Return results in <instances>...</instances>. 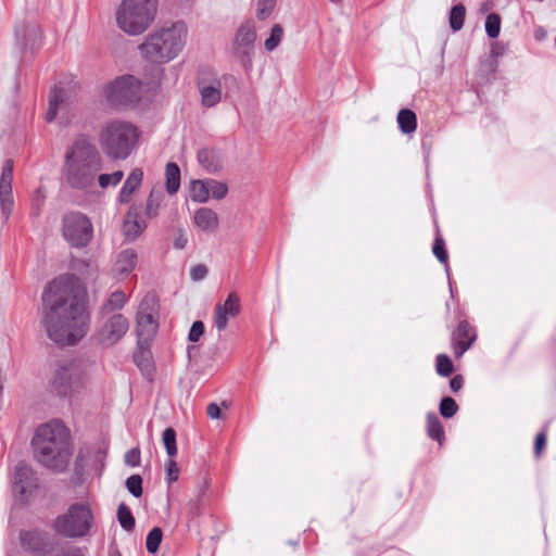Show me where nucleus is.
Here are the masks:
<instances>
[{"label": "nucleus", "mask_w": 556, "mask_h": 556, "mask_svg": "<svg viewBox=\"0 0 556 556\" xmlns=\"http://www.w3.org/2000/svg\"><path fill=\"white\" fill-rule=\"evenodd\" d=\"M141 81L132 75L115 78L104 88L106 102L112 108H121L136 103L141 98Z\"/></svg>", "instance_id": "nucleus-8"}, {"label": "nucleus", "mask_w": 556, "mask_h": 556, "mask_svg": "<svg viewBox=\"0 0 556 556\" xmlns=\"http://www.w3.org/2000/svg\"><path fill=\"white\" fill-rule=\"evenodd\" d=\"M464 386V378L462 375H455L450 380V388L453 392H458Z\"/></svg>", "instance_id": "nucleus-54"}, {"label": "nucleus", "mask_w": 556, "mask_h": 556, "mask_svg": "<svg viewBox=\"0 0 556 556\" xmlns=\"http://www.w3.org/2000/svg\"><path fill=\"white\" fill-rule=\"evenodd\" d=\"M204 333V324L201 320L194 321L189 330L188 339L191 342H197Z\"/></svg>", "instance_id": "nucleus-50"}, {"label": "nucleus", "mask_w": 556, "mask_h": 556, "mask_svg": "<svg viewBox=\"0 0 556 556\" xmlns=\"http://www.w3.org/2000/svg\"><path fill=\"white\" fill-rule=\"evenodd\" d=\"M439 412L443 418L450 419L458 412V405L453 397L443 396L439 404Z\"/></svg>", "instance_id": "nucleus-39"}, {"label": "nucleus", "mask_w": 556, "mask_h": 556, "mask_svg": "<svg viewBox=\"0 0 556 556\" xmlns=\"http://www.w3.org/2000/svg\"><path fill=\"white\" fill-rule=\"evenodd\" d=\"M207 267L203 264H198L191 267L190 269V278L193 281H201L207 275Z\"/></svg>", "instance_id": "nucleus-51"}, {"label": "nucleus", "mask_w": 556, "mask_h": 556, "mask_svg": "<svg viewBox=\"0 0 556 556\" xmlns=\"http://www.w3.org/2000/svg\"><path fill=\"white\" fill-rule=\"evenodd\" d=\"M466 8L463 3L453 5L448 14L450 27L453 31H459L465 23Z\"/></svg>", "instance_id": "nucleus-33"}, {"label": "nucleus", "mask_w": 556, "mask_h": 556, "mask_svg": "<svg viewBox=\"0 0 556 556\" xmlns=\"http://www.w3.org/2000/svg\"><path fill=\"white\" fill-rule=\"evenodd\" d=\"M223 80L225 81V84H230V85H233V86H238L239 85V80L236 76L231 75V74H226L223 76Z\"/></svg>", "instance_id": "nucleus-57"}, {"label": "nucleus", "mask_w": 556, "mask_h": 556, "mask_svg": "<svg viewBox=\"0 0 556 556\" xmlns=\"http://www.w3.org/2000/svg\"><path fill=\"white\" fill-rule=\"evenodd\" d=\"M427 434L430 439L442 444L445 432L442 422L435 413H428L426 416Z\"/></svg>", "instance_id": "nucleus-28"}, {"label": "nucleus", "mask_w": 556, "mask_h": 556, "mask_svg": "<svg viewBox=\"0 0 556 556\" xmlns=\"http://www.w3.org/2000/svg\"><path fill=\"white\" fill-rule=\"evenodd\" d=\"M165 187L166 191L173 195L178 192L180 188V168L174 162H168L165 167Z\"/></svg>", "instance_id": "nucleus-27"}, {"label": "nucleus", "mask_w": 556, "mask_h": 556, "mask_svg": "<svg viewBox=\"0 0 556 556\" xmlns=\"http://www.w3.org/2000/svg\"><path fill=\"white\" fill-rule=\"evenodd\" d=\"M187 34V26L181 21L165 25L146 37L139 46L140 53L152 63H167L182 51Z\"/></svg>", "instance_id": "nucleus-4"}, {"label": "nucleus", "mask_w": 556, "mask_h": 556, "mask_svg": "<svg viewBox=\"0 0 556 556\" xmlns=\"http://www.w3.org/2000/svg\"><path fill=\"white\" fill-rule=\"evenodd\" d=\"M12 491L21 500L27 498L38 486L34 469L24 462H18L11 477Z\"/></svg>", "instance_id": "nucleus-13"}, {"label": "nucleus", "mask_w": 556, "mask_h": 556, "mask_svg": "<svg viewBox=\"0 0 556 556\" xmlns=\"http://www.w3.org/2000/svg\"><path fill=\"white\" fill-rule=\"evenodd\" d=\"M84 386V375L75 364L59 367L50 382L53 393L59 396H71Z\"/></svg>", "instance_id": "nucleus-11"}, {"label": "nucleus", "mask_w": 556, "mask_h": 556, "mask_svg": "<svg viewBox=\"0 0 556 556\" xmlns=\"http://www.w3.org/2000/svg\"><path fill=\"white\" fill-rule=\"evenodd\" d=\"M167 480L169 483L178 480L179 469L175 460L169 459L166 464Z\"/></svg>", "instance_id": "nucleus-52"}, {"label": "nucleus", "mask_w": 556, "mask_h": 556, "mask_svg": "<svg viewBox=\"0 0 556 556\" xmlns=\"http://www.w3.org/2000/svg\"><path fill=\"white\" fill-rule=\"evenodd\" d=\"M163 539V531L159 527L152 528L146 539V547L147 551L151 554H154L159 551L160 544Z\"/></svg>", "instance_id": "nucleus-38"}, {"label": "nucleus", "mask_w": 556, "mask_h": 556, "mask_svg": "<svg viewBox=\"0 0 556 556\" xmlns=\"http://www.w3.org/2000/svg\"><path fill=\"white\" fill-rule=\"evenodd\" d=\"M137 263L138 256L135 250L125 249L118 253L113 270L116 275L126 277L136 268Z\"/></svg>", "instance_id": "nucleus-23"}, {"label": "nucleus", "mask_w": 556, "mask_h": 556, "mask_svg": "<svg viewBox=\"0 0 556 556\" xmlns=\"http://www.w3.org/2000/svg\"><path fill=\"white\" fill-rule=\"evenodd\" d=\"M117 519L125 531L129 532L134 530L136 520L130 508L125 503H121L117 508Z\"/></svg>", "instance_id": "nucleus-35"}, {"label": "nucleus", "mask_w": 556, "mask_h": 556, "mask_svg": "<svg viewBox=\"0 0 556 556\" xmlns=\"http://www.w3.org/2000/svg\"><path fill=\"white\" fill-rule=\"evenodd\" d=\"M546 445V434L544 431H541L540 433H538L536 438H535V443H534V454L536 456H540L542 450L545 447Z\"/></svg>", "instance_id": "nucleus-53"}, {"label": "nucleus", "mask_w": 556, "mask_h": 556, "mask_svg": "<svg viewBox=\"0 0 556 556\" xmlns=\"http://www.w3.org/2000/svg\"><path fill=\"white\" fill-rule=\"evenodd\" d=\"M190 198L197 203L207 202L210 198L208 179L192 180L190 185Z\"/></svg>", "instance_id": "nucleus-31"}, {"label": "nucleus", "mask_w": 556, "mask_h": 556, "mask_svg": "<svg viewBox=\"0 0 556 556\" xmlns=\"http://www.w3.org/2000/svg\"><path fill=\"white\" fill-rule=\"evenodd\" d=\"M138 139L137 127L123 121L106 123L99 135L101 148L111 160H126L131 154Z\"/></svg>", "instance_id": "nucleus-5"}, {"label": "nucleus", "mask_w": 556, "mask_h": 556, "mask_svg": "<svg viewBox=\"0 0 556 556\" xmlns=\"http://www.w3.org/2000/svg\"><path fill=\"white\" fill-rule=\"evenodd\" d=\"M143 179V170L139 167L134 168L118 193V201L123 204H127L131 201L132 194L139 189Z\"/></svg>", "instance_id": "nucleus-22"}, {"label": "nucleus", "mask_w": 556, "mask_h": 556, "mask_svg": "<svg viewBox=\"0 0 556 556\" xmlns=\"http://www.w3.org/2000/svg\"><path fill=\"white\" fill-rule=\"evenodd\" d=\"M126 488L134 497L142 495V478L139 475H131L126 479Z\"/></svg>", "instance_id": "nucleus-47"}, {"label": "nucleus", "mask_w": 556, "mask_h": 556, "mask_svg": "<svg viewBox=\"0 0 556 556\" xmlns=\"http://www.w3.org/2000/svg\"><path fill=\"white\" fill-rule=\"evenodd\" d=\"M34 455L42 466L62 471L72 455L70 430L63 421L53 419L39 426L31 440Z\"/></svg>", "instance_id": "nucleus-3"}, {"label": "nucleus", "mask_w": 556, "mask_h": 556, "mask_svg": "<svg viewBox=\"0 0 556 556\" xmlns=\"http://www.w3.org/2000/svg\"><path fill=\"white\" fill-rule=\"evenodd\" d=\"M197 85L203 106L213 108L220 102L223 96L222 79L215 73L201 74Z\"/></svg>", "instance_id": "nucleus-16"}, {"label": "nucleus", "mask_w": 556, "mask_h": 556, "mask_svg": "<svg viewBox=\"0 0 556 556\" xmlns=\"http://www.w3.org/2000/svg\"><path fill=\"white\" fill-rule=\"evenodd\" d=\"M163 444L166 453L169 457H174L177 454V441L176 431L174 428H166L162 434Z\"/></svg>", "instance_id": "nucleus-43"}, {"label": "nucleus", "mask_w": 556, "mask_h": 556, "mask_svg": "<svg viewBox=\"0 0 556 556\" xmlns=\"http://www.w3.org/2000/svg\"><path fill=\"white\" fill-rule=\"evenodd\" d=\"M384 556H406V554L396 548H389L384 552Z\"/></svg>", "instance_id": "nucleus-58"}, {"label": "nucleus", "mask_w": 556, "mask_h": 556, "mask_svg": "<svg viewBox=\"0 0 556 556\" xmlns=\"http://www.w3.org/2000/svg\"><path fill=\"white\" fill-rule=\"evenodd\" d=\"M98 177V184L101 188L105 189L110 186H116L118 185L123 177H124V172L123 170H115L114 173L112 174H100V175H97Z\"/></svg>", "instance_id": "nucleus-45"}, {"label": "nucleus", "mask_w": 556, "mask_h": 556, "mask_svg": "<svg viewBox=\"0 0 556 556\" xmlns=\"http://www.w3.org/2000/svg\"><path fill=\"white\" fill-rule=\"evenodd\" d=\"M126 302L127 298L123 291L116 290L112 292L101 307L102 316L122 309Z\"/></svg>", "instance_id": "nucleus-30"}, {"label": "nucleus", "mask_w": 556, "mask_h": 556, "mask_svg": "<svg viewBox=\"0 0 556 556\" xmlns=\"http://www.w3.org/2000/svg\"><path fill=\"white\" fill-rule=\"evenodd\" d=\"M138 316H146L149 315L151 317H157L160 316V303L159 299L155 293L149 292L147 293L143 299L141 300L138 311Z\"/></svg>", "instance_id": "nucleus-26"}, {"label": "nucleus", "mask_w": 556, "mask_h": 556, "mask_svg": "<svg viewBox=\"0 0 556 556\" xmlns=\"http://www.w3.org/2000/svg\"><path fill=\"white\" fill-rule=\"evenodd\" d=\"M285 31L281 25L275 24L269 31L268 38L265 39L264 48L267 52L276 50L282 41Z\"/></svg>", "instance_id": "nucleus-36"}, {"label": "nucleus", "mask_w": 556, "mask_h": 556, "mask_svg": "<svg viewBox=\"0 0 556 556\" xmlns=\"http://www.w3.org/2000/svg\"><path fill=\"white\" fill-rule=\"evenodd\" d=\"M396 122L403 134H412L417 128V116L410 109H401L397 113Z\"/></svg>", "instance_id": "nucleus-29"}, {"label": "nucleus", "mask_w": 556, "mask_h": 556, "mask_svg": "<svg viewBox=\"0 0 556 556\" xmlns=\"http://www.w3.org/2000/svg\"><path fill=\"white\" fill-rule=\"evenodd\" d=\"M450 292H451V295L453 296V289H452V285L450 283Z\"/></svg>", "instance_id": "nucleus-60"}, {"label": "nucleus", "mask_w": 556, "mask_h": 556, "mask_svg": "<svg viewBox=\"0 0 556 556\" xmlns=\"http://www.w3.org/2000/svg\"><path fill=\"white\" fill-rule=\"evenodd\" d=\"M555 47H556V36H555Z\"/></svg>", "instance_id": "nucleus-61"}, {"label": "nucleus", "mask_w": 556, "mask_h": 556, "mask_svg": "<svg viewBox=\"0 0 556 556\" xmlns=\"http://www.w3.org/2000/svg\"><path fill=\"white\" fill-rule=\"evenodd\" d=\"M206 412H207V415L212 419L220 418L222 410H220V407L216 403L208 404Z\"/></svg>", "instance_id": "nucleus-55"}, {"label": "nucleus", "mask_w": 556, "mask_h": 556, "mask_svg": "<svg viewBox=\"0 0 556 556\" xmlns=\"http://www.w3.org/2000/svg\"><path fill=\"white\" fill-rule=\"evenodd\" d=\"M147 224L141 219L136 207L131 206L127 212L123 223V233L128 241L136 240L146 229Z\"/></svg>", "instance_id": "nucleus-20"}, {"label": "nucleus", "mask_w": 556, "mask_h": 556, "mask_svg": "<svg viewBox=\"0 0 556 556\" xmlns=\"http://www.w3.org/2000/svg\"><path fill=\"white\" fill-rule=\"evenodd\" d=\"M435 370L442 377H450L454 371V364L446 354H439L435 357Z\"/></svg>", "instance_id": "nucleus-41"}, {"label": "nucleus", "mask_w": 556, "mask_h": 556, "mask_svg": "<svg viewBox=\"0 0 556 556\" xmlns=\"http://www.w3.org/2000/svg\"><path fill=\"white\" fill-rule=\"evenodd\" d=\"M156 7L157 0H123L116 12L118 27L130 36L142 34L154 20Z\"/></svg>", "instance_id": "nucleus-6"}, {"label": "nucleus", "mask_w": 556, "mask_h": 556, "mask_svg": "<svg viewBox=\"0 0 556 556\" xmlns=\"http://www.w3.org/2000/svg\"><path fill=\"white\" fill-rule=\"evenodd\" d=\"M102 169V159L97 147L86 135H79L67 148L63 174L72 189L87 191L94 186Z\"/></svg>", "instance_id": "nucleus-2"}, {"label": "nucleus", "mask_w": 556, "mask_h": 556, "mask_svg": "<svg viewBox=\"0 0 556 556\" xmlns=\"http://www.w3.org/2000/svg\"><path fill=\"white\" fill-rule=\"evenodd\" d=\"M124 462L127 466L138 467L141 462V453L137 447L130 448L125 453Z\"/></svg>", "instance_id": "nucleus-49"}, {"label": "nucleus", "mask_w": 556, "mask_h": 556, "mask_svg": "<svg viewBox=\"0 0 556 556\" xmlns=\"http://www.w3.org/2000/svg\"><path fill=\"white\" fill-rule=\"evenodd\" d=\"M208 189L210 195L216 200L224 199L228 193L227 185L215 179H208Z\"/></svg>", "instance_id": "nucleus-48"}, {"label": "nucleus", "mask_w": 556, "mask_h": 556, "mask_svg": "<svg viewBox=\"0 0 556 556\" xmlns=\"http://www.w3.org/2000/svg\"><path fill=\"white\" fill-rule=\"evenodd\" d=\"M136 332L139 341L151 342L159 329V318L146 316H136Z\"/></svg>", "instance_id": "nucleus-24"}, {"label": "nucleus", "mask_w": 556, "mask_h": 556, "mask_svg": "<svg viewBox=\"0 0 556 556\" xmlns=\"http://www.w3.org/2000/svg\"><path fill=\"white\" fill-rule=\"evenodd\" d=\"M63 100V91L61 88L54 87L49 94V108L46 114V119L51 123L55 119L59 111V105Z\"/></svg>", "instance_id": "nucleus-34"}, {"label": "nucleus", "mask_w": 556, "mask_h": 556, "mask_svg": "<svg viewBox=\"0 0 556 556\" xmlns=\"http://www.w3.org/2000/svg\"><path fill=\"white\" fill-rule=\"evenodd\" d=\"M0 205L2 215L8 219L14 207L12 188L0 189Z\"/></svg>", "instance_id": "nucleus-37"}, {"label": "nucleus", "mask_w": 556, "mask_h": 556, "mask_svg": "<svg viewBox=\"0 0 556 556\" xmlns=\"http://www.w3.org/2000/svg\"><path fill=\"white\" fill-rule=\"evenodd\" d=\"M240 314V299L235 292H230L223 304L215 306L214 326L218 331L227 328L229 318Z\"/></svg>", "instance_id": "nucleus-18"}, {"label": "nucleus", "mask_w": 556, "mask_h": 556, "mask_svg": "<svg viewBox=\"0 0 556 556\" xmlns=\"http://www.w3.org/2000/svg\"><path fill=\"white\" fill-rule=\"evenodd\" d=\"M332 4H341L342 0H329Z\"/></svg>", "instance_id": "nucleus-59"}, {"label": "nucleus", "mask_w": 556, "mask_h": 556, "mask_svg": "<svg viewBox=\"0 0 556 556\" xmlns=\"http://www.w3.org/2000/svg\"><path fill=\"white\" fill-rule=\"evenodd\" d=\"M477 340V332L467 320H460L452 333V346L456 358H460Z\"/></svg>", "instance_id": "nucleus-17"}, {"label": "nucleus", "mask_w": 556, "mask_h": 556, "mask_svg": "<svg viewBox=\"0 0 556 556\" xmlns=\"http://www.w3.org/2000/svg\"><path fill=\"white\" fill-rule=\"evenodd\" d=\"M62 233L74 248H85L93 237V226L89 217L80 212H70L63 216Z\"/></svg>", "instance_id": "nucleus-9"}, {"label": "nucleus", "mask_w": 556, "mask_h": 556, "mask_svg": "<svg viewBox=\"0 0 556 556\" xmlns=\"http://www.w3.org/2000/svg\"><path fill=\"white\" fill-rule=\"evenodd\" d=\"M18 540L22 548L34 556H47L50 553V539L40 529L21 530Z\"/></svg>", "instance_id": "nucleus-15"}, {"label": "nucleus", "mask_w": 556, "mask_h": 556, "mask_svg": "<svg viewBox=\"0 0 556 556\" xmlns=\"http://www.w3.org/2000/svg\"><path fill=\"white\" fill-rule=\"evenodd\" d=\"M432 252L441 264L445 265L447 276L450 275V268L447 266L448 254L445 248L443 238L437 237L433 242Z\"/></svg>", "instance_id": "nucleus-42"}, {"label": "nucleus", "mask_w": 556, "mask_h": 556, "mask_svg": "<svg viewBox=\"0 0 556 556\" xmlns=\"http://www.w3.org/2000/svg\"><path fill=\"white\" fill-rule=\"evenodd\" d=\"M136 366L141 371L142 376L149 381L153 380L155 367L153 363L152 353L150 350V342L137 341V348L132 355Z\"/></svg>", "instance_id": "nucleus-19"}, {"label": "nucleus", "mask_w": 556, "mask_h": 556, "mask_svg": "<svg viewBox=\"0 0 556 556\" xmlns=\"http://www.w3.org/2000/svg\"><path fill=\"white\" fill-rule=\"evenodd\" d=\"M193 222L203 231H213L218 227V216L208 207L199 208L193 216Z\"/></svg>", "instance_id": "nucleus-25"}, {"label": "nucleus", "mask_w": 556, "mask_h": 556, "mask_svg": "<svg viewBox=\"0 0 556 556\" xmlns=\"http://www.w3.org/2000/svg\"><path fill=\"white\" fill-rule=\"evenodd\" d=\"M255 40V23L247 20L238 27L232 41V53L245 72H251L253 68Z\"/></svg>", "instance_id": "nucleus-10"}, {"label": "nucleus", "mask_w": 556, "mask_h": 556, "mask_svg": "<svg viewBox=\"0 0 556 556\" xmlns=\"http://www.w3.org/2000/svg\"><path fill=\"white\" fill-rule=\"evenodd\" d=\"M277 0H257L256 17L258 21H266L273 14Z\"/></svg>", "instance_id": "nucleus-44"}, {"label": "nucleus", "mask_w": 556, "mask_h": 556, "mask_svg": "<svg viewBox=\"0 0 556 556\" xmlns=\"http://www.w3.org/2000/svg\"><path fill=\"white\" fill-rule=\"evenodd\" d=\"M200 165L208 173H217L224 166V154L215 148H204L198 152Z\"/></svg>", "instance_id": "nucleus-21"}, {"label": "nucleus", "mask_w": 556, "mask_h": 556, "mask_svg": "<svg viewBox=\"0 0 556 556\" xmlns=\"http://www.w3.org/2000/svg\"><path fill=\"white\" fill-rule=\"evenodd\" d=\"M129 328L128 319L121 313L108 317L99 328L96 339L103 348L116 344Z\"/></svg>", "instance_id": "nucleus-12"}, {"label": "nucleus", "mask_w": 556, "mask_h": 556, "mask_svg": "<svg viewBox=\"0 0 556 556\" xmlns=\"http://www.w3.org/2000/svg\"><path fill=\"white\" fill-rule=\"evenodd\" d=\"M43 324L48 337L60 345H73L88 331L85 292L72 275L48 283L42 293Z\"/></svg>", "instance_id": "nucleus-1"}, {"label": "nucleus", "mask_w": 556, "mask_h": 556, "mask_svg": "<svg viewBox=\"0 0 556 556\" xmlns=\"http://www.w3.org/2000/svg\"><path fill=\"white\" fill-rule=\"evenodd\" d=\"M92 526L93 514L89 505L84 503L72 504L53 522L55 532L68 539H79L88 535Z\"/></svg>", "instance_id": "nucleus-7"}, {"label": "nucleus", "mask_w": 556, "mask_h": 556, "mask_svg": "<svg viewBox=\"0 0 556 556\" xmlns=\"http://www.w3.org/2000/svg\"><path fill=\"white\" fill-rule=\"evenodd\" d=\"M13 180V161L7 160L0 177V189L12 188Z\"/></svg>", "instance_id": "nucleus-46"}, {"label": "nucleus", "mask_w": 556, "mask_h": 556, "mask_svg": "<svg viewBox=\"0 0 556 556\" xmlns=\"http://www.w3.org/2000/svg\"><path fill=\"white\" fill-rule=\"evenodd\" d=\"M188 243V238L185 233H179V236L174 240V247L178 250H182L186 248Z\"/></svg>", "instance_id": "nucleus-56"}, {"label": "nucleus", "mask_w": 556, "mask_h": 556, "mask_svg": "<svg viewBox=\"0 0 556 556\" xmlns=\"http://www.w3.org/2000/svg\"><path fill=\"white\" fill-rule=\"evenodd\" d=\"M164 200V193L161 189H152L148 199L146 206V214L149 218H154L157 216L161 204Z\"/></svg>", "instance_id": "nucleus-32"}, {"label": "nucleus", "mask_w": 556, "mask_h": 556, "mask_svg": "<svg viewBox=\"0 0 556 556\" xmlns=\"http://www.w3.org/2000/svg\"><path fill=\"white\" fill-rule=\"evenodd\" d=\"M485 33L491 39H495L501 33V16L497 13H490L485 18Z\"/></svg>", "instance_id": "nucleus-40"}, {"label": "nucleus", "mask_w": 556, "mask_h": 556, "mask_svg": "<svg viewBox=\"0 0 556 556\" xmlns=\"http://www.w3.org/2000/svg\"><path fill=\"white\" fill-rule=\"evenodd\" d=\"M15 45L22 54L38 50L42 41V33L36 25L22 22L14 28Z\"/></svg>", "instance_id": "nucleus-14"}]
</instances>
